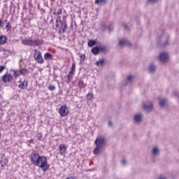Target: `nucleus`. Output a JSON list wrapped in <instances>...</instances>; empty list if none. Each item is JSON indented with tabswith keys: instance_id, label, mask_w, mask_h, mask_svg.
I'll use <instances>...</instances> for the list:
<instances>
[{
	"instance_id": "obj_38",
	"label": "nucleus",
	"mask_w": 179,
	"mask_h": 179,
	"mask_svg": "<svg viewBox=\"0 0 179 179\" xmlns=\"http://www.w3.org/2000/svg\"><path fill=\"white\" fill-rule=\"evenodd\" d=\"M57 15H62V8L59 9V10L57 12Z\"/></svg>"
},
{
	"instance_id": "obj_36",
	"label": "nucleus",
	"mask_w": 179,
	"mask_h": 179,
	"mask_svg": "<svg viewBox=\"0 0 179 179\" xmlns=\"http://www.w3.org/2000/svg\"><path fill=\"white\" fill-rule=\"evenodd\" d=\"M96 44V41H90V47H93Z\"/></svg>"
},
{
	"instance_id": "obj_42",
	"label": "nucleus",
	"mask_w": 179,
	"mask_h": 179,
	"mask_svg": "<svg viewBox=\"0 0 179 179\" xmlns=\"http://www.w3.org/2000/svg\"><path fill=\"white\" fill-rule=\"evenodd\" d=\"M173 96H175V97H179V93L178 92H174Z\"/></svg>"
},
{
	"instance_id": "obj_13",
	"label": "nucleus",
	"mask_w": 179,
	"mask_h": 179,
	"mask_svg": "<svg viewBox=\"0 0 179 179\" xmlns=\"http://www.w3.org/2000/svg\"><path fill=\"white\" fill-rule=\"evenodd\" d=\"M159 40L163 45H167V43H169V36L164 34L159 36Z\"/></svg>"
},
{
	"instance_id": "obj_26",
	"label": "nucleus",
	"mask_w": 179,
	"mask_h": 179,
	"mask_svg": "<svg viewBox=\"0 0 179 179\" xmlns=\"http://www.w3.org/2000/svg\"><path fill=\"white\" fill-rule=\"evenodd\" d=\"M106 63V60L103 59H99L98 62H96L97 66H103L104 64Z\"/></svg>"
},
{
	"instance_id": "obj_14",
	"label": "nucleus",
	"mask_w": 179,
	"mask_h": 179,
	"mask_svg": "<svg viewBox=\"0 0 179 179\" xmlns=\"http://www.w3.org/2000/svg\"><path fill=\"white\" fill-rule=\"evenodd\" d=\"M27 86H29V83L27 82V80H24L23 81H22V79H20L18 81V87L19 89H25V87H27Z\"/></svg>"
},
{
	"instance_id": "obj_52",
	"label": "nucleus",
	"mask_w": 179,
	"mask_h": 179,
	"mask_svg": "<svg viewBox=\"0 0 179 179\" xmlns=\"http://www.w3.org/2000/svg\"><path fill=\"white\" fill-rule=\"evenodd\" d=\"M124 29H127V25H124Z\"/></svg>"
},
{
	"instance_id": "obj_17",
	"label": "nucleus",
	"mask_w": 179,
	"mask_h": 179,
	"mask_svg": "<svg viewBox=\"0 0 179 179\" xmlns=\"http://www.w3.org/2000/svg\"><path fill=\"white\" fill-rule=\"evenodd\" d=\"M142 114L136 113L134 116V122H137V124H139V122H142Z\"/></svg>"
},
{
	"instance_id": "obj_2",
	"label": "nucleus",
	"mask_w": 179,
	"mask_h": 179,
	"mask_svg": "<svg viewBox=\"0 0 179 179\" xmlns=\"http://www.w3.org/2000/svg\"><path fill=\"white\" fill-rule=\"evenodd\" d=\"M56 29L59 31V34H64L65 31H66V29H68V24L66 22H62L61 20V16H57L56 20Z\"/></svg>"
},
{
	"instance_id": "obj_5",
	"label": "nucleus",
	"mask_w": 179,
	"mask_h": 179,
	"mask_svg": "<svg viewBox=\"0 0 179 179\" xmlns=\"http://www.w3.org/2000/svg\"><path fill=\"white\" fill-rule=\"evenodd\" d=\"M13 73H14V76L15 78H17V76H20V75H22V76H26V75H27V73H29V70H27V69H24V68H21L19 70H12Z\"/></svg>"
},
{
	"instance_id": "obj_48",
	"label": "nucleus",
	"mask_w": 179,
	"mask_h": 179,
	"mask_svg": "<svg viewBox=\"0 0 179 179\" xmlns=\"http://www.w3.org/2000/svg\"><path fill=\"white\" fill-rule=\"evenodd\" d=\"M90 96V93H88V94H87V99H89Z\"/></svg>"
},
{
	"instance_id": "obj_32",
	"label": "nucleus",
	"mask_w": 179,
	"mask_h": 179,
	"mask_svg": "<svg viewBox=\"0 0 179 179\" xmlns=\"http://www.w3.org/2000/svg\"><path fill=\"white\" fill-rule=\"evenodd\" d=\"M134 79H135V77H134V76H127V80L129 82H132V80H134Z\"/></svg>"
},
{
	"instance_id": "obj_34",
	"label": "nucleus",
	"mask_w": 179,
	"mask_h": 179,
	"mask_svg": "<svg viewBox=\"0 0 179 179\" xmlns=\"http://www.w3.org/2000/svg\"><path fill=\"white\" fill-rule=\"evenodd\" d=\"M55 89V86L54 85H49L48 86V90H50L51 92H53V90Z\"/></svg>"
},
{
	"instance_id": "obj_19",
	"label": "nucleus",
	"mask_w": 179,
	"mask_h": 179,
	"mask_svg": "<svg viewBox=\"0 0 179 179\" xmlns=\"http://www.w3.org/2000/svg\"><path fill=\"white\" fill-rule=\"evenodd\" d=\"M159 104L161 108H164V107L167 106V99H159Z\"/></svg>"
},
{
	"instance_id": "obj_40",
	"label": "nucleus",
	"mask_w": 179,
	"mask_h": 179,
	"mask_svg": "<svg viewBox=\"0 0 179 179\" xmlns=\"http://www.w3.org/2000/svg\"><path fill=\"white\" fill-rule=\"evenodd\" d=\"M122 164L123 166H125V164H127V160L123 159V160L122 161Z\"/></svg>"
},
{
	"instance_id": "obj_23",
	"label": "nucleus",
	"mask_w": 179,
	"mask_h": 179,
	"mask_svg": "<svg viewBox=\"0 0 179 179\" xmlns=\"http://www.w3.org/2000/svg\"><path fill=\"white\" fill-rule=\"evenodd\" d=\"M43 57H44V59L51 60V59H52L53 56H52V55H51V53H50V52H46V53L44 55Z\"/></svg>"
},
{
	"instance_id": "obj_53",
	"label": "nucleus",
	"mask_w": 179,
	"mask_h": 179,
	"mask_svg": "<svg viewBox=\"0 0 179 179\" xmlns=\"http://www.w3.org/2000/svg\"><path fill=\"white\" fill-rule=\"evenodd\" d=\"M73 26V25L71 24V27H72Z\"/></svg>"
},
{
	"instance_id": "obj_25",
	"label": "nucleus",
	"mask_w": 179,
	"mask_h": 179,
	"mask_svg": "<svg viewBox=\"0 0 179 179\" xmlns=\"http://www.w3.org/2000/svg\"><path fill=\"white\" fill-rule=\"evenodd\" d=\"M0 164H1V167H5V166L8 164V159H6V158H2L0 161Z\"/></svg>"
},
{
	"instance_id": "obj_6",
	"label": "nucleus",
	"mask_w": 179,
	"mask_h": 179,
	"mask_svg": "<svg viewBox=\"0 0 179 179\" xmlns=\"http://www.w3.org/2000/svg\"><path fill=\"white\" fill-rule=\"evenodd\" d=\"M159 59L160 62L163 64H166V62H169V54L166 52H162L159 55Z\"/></svg>"
},
{
	"instance_id": "obj_15",
	"label": "nucleus",
	"mask_w": 179,
	"mask_h": 179,
	"mask_svg": "<svg viewBox=\"0 0 179 179\" xmlns=\"http://www.w3.org/2000/svg\"><path fill=\"white\" fill-rule=\"evenodd\" d=\"M67 147L65 144H60L59 145V155L61 156H65V153H66Z\"/></svg>"
},
{
	"instance_id": "obj_7",
	"label": "nucleus",
	"mask_w": 179,
	"mask_h": 179,
	"mask_svg": "<svg viewBox=\"0 0 179 179\" xmlns=\"http://www.w3.org/2000/svg\"><path fill=\"white\" fill-rule=\"evenodd\" d=\"M36 55H34V59L38 62V64H44V59H43V56H41V52L38 51L37 52V50H35Z\"/></svg>"
},
{
	"instance_id": "obj_27",
	"label": "nucleus",
	"mask_w": 179,
	"mask_h": 179,
	"mask_svg": "<svg viewBox=\"0 0 179 179\" xmlns=\"http://www.w3.org/2000/svg\"><path fill=\"white\" fill-rule=\"evenodd\" d=\"M149 71H150V73H153V72H155V71H156L155 65L153 64H150V67H149Z\"/></svg>"
},
{
	"instance_id": "obj_12",
	"label": "nucleus",
	"mask_w": 179,
	"mask_h": 179,
	"mask_svg": "<svg viewBox=\"0 0 179 179\" xmlns=\"http://www.w3.org/2000/svg\"><path fill=\"white\" fill-rule=\"evenodd\" d=\"M13 78L12 77L11 74H9L8 73H5L2 77H1V80L3 82V83H8L12 80Z\"/></svg>"
},
{
	"instance_id": "obj_1",
	"label": "nucleus",
	"mask_w": 179,
	"mask_h": 179,
	"mask_svg": "<svg viewBox=\"0 0 179 179\" xmlns=\"http://www.w3.org/2000/svg\"><path fill=\"white\" fill-rule=\"evenodd\" d=\"M107 143V140L104 136H99L95 140L96 147L94 148L93 153L95 156H99V155H101L103 153V148L106 146V143Z\"/></svg>"
},
{
	"instance_id": "obj_54",
	"label": "nucleus",
	"mask_w": 179,
	"mask_h": 179,
	"mask_svg": "<svg viewBox=\"0 0 179 179\" xmlns=\"http://www.w3.org/2000/svg\"><path fill=\"white\" fill-rule=\"evenodd\" d=\"M91 97H93V94H91Z\"/></svg>"
},
{
	"instance_id": "obj_8",
	"label": "nucleus",
	"mask_w": 179,
	"mask_h": 179,
	"mask_svg": "<svg viewBox=\"0 0 179 179\" xmlns=\"http://www.w3.org/2000/svg\"><path fill=\"white\" fill-rule=\"evenodd\" d=\"M76 68V64L75 63L72 64L71 71L67 76L66 83H69L71 82V79H72L73 75L75 74V69Z\"/></svg>"
},
{
	"instance_id": "obj_28",
	"label": "nucleus",
	"mask_w": 179,
	"mask_h": 179,
	"mask_svg": "<svg viewBox=\"0 0 179 179\" xmlns=\"http://www.w3.org/2000/svg\"><path fill=\"white\" fill-rule=\"evenodd\" d=\"M36 138H38V141H41L43 140V133H37Z\"/></svg>"
},
{
	"instance_id": "obj_20",
	"label": "nucleus",
	"mask_w": 179,
	"mask_h": 179,
	"mask_svg": "<svg viewBox=\"0 0 179 179\" xmlns=\"http://www.w3.org/2000/svg\"><path fill=\"white\" fill-rule=\"evenodd\" d=\"M129 42L127 39H120L119 41V45L123 47V45H129Z\"/></svg>"
},
{
	"instance_id": "obj_41",
	"label": "nucleus",
	"mask_w": 179,
	"mask_h": 179,
	"mask_svg": "<svg viewBox=\"0 0 179 179\" xmlns=\"http://www.w3.org/2000/svg\"><path fill=\"white\" fill-rule=\"evenodd\" d=\"M0 27H3V21L0 20Z\"/></svg>"
},
{
	"instance_id": "obj_44",
	"label": "nucleus",
	"mask_w": 179,
	"mask_h": 179,
	"mask_svg": "<svg viewBox=\"0 0 179 179\" xmlns=\"http://www.w3.org/2000/svg\"><path fill=\"white\" fill-rule=\"evenodd\" d=\"M108 126L109 127H113V122L110 121L108 122Z\"/></svg>"
},
{
	"instance_id": "obj_39",
	"label": "nucleus",
	"mask_w": 179,
	"mask_h": 179,
	"mask_svg": "<svg viewBox=\"0 0 179 179\" xmlns=\"http://www.w3.org/2000/svg\"><path fill=\"white\" fill-rule=\"evenodd\" d=\"M158 179H167V178L164 176H160Z\"/></svg>"
},
{
	"instance_id": "obj_11",
	"label": "nucleus",
	"mask_w": 179,
	"mask_h": 179,
	"mask_svg": "<svg viewBox=\"0 0 179 179\" xmlns=\"http://www.w3.org/2000/svg\"><path fill=\"white\" fill-rule=\"evenodd\" d=\"M143 108L145 111L150 112L153 109V104L150 101L144 102V103H143Z\"/></svg>"
},
{
	"instance_id": "obj_24",
	"label": "nucleus",
	"mask_w": 179,
	"mask_h": 179,
	"mask_svg": "<svg viewBox=\"0 0 179 179\" xmlns=\"http://www.w3.org/2000/svg\"><path fill=\"white\" fill-rule=\"evenodd\" d=\"M101 50V49H100L99 47H95L92 49V54H94V55H96V54H99V52H100Z\"/></svg>"
},
{
	"instance_id": "obj_46",
	"label": "nucleus",
	"mask_w": 179,
	"mask_h": 179,
	"mask_svg": "<svg viewBox=\"0 0 179 179\" xmlns=\"http://www.w3.org/2000/svg\"><path fill=\"white\" fill-rule=\"evenodd\" d=\"M29 143H34V140L33 138H31L30 141H29Z\"/></svg>"
},
{
	"instance_id": "obj_31",
	"label": "nucleus",
	"mask_w": 179,
	"mask_h": 179,
	"mask_svg": "<svg viewBox=\"0 0 179 179\" xmlns=\"http://www.w3.org/2000/svg\"><path fill=\"white\" fill-rule=\"evenodd\" d=\"M6 29H7V31H9L10 29H12V26L10 25V22H8L6 25Z\"/></svg>"
},
{
	"instance_id": "obj_30",
	"label": "nucleus",
	"mask_w": 179,
	"mask_h": 179,
	"mask_svg": "<svg viewBox=\"0 0 179 179\" xmlns=\"http://www.w3.org/2000/svg\"><path fill=\"white\" fill-rule=\"evenodd\" d=\"M78 87H85L86 85H85V83H83V80H79L78 83Z\"/></svg>"
},
{
	"instance_id": "obj_9",
	"label": "nucleus",
	"mask_w": 179,
	"mask_h": 179,
	"mask_svg": "<svg viewBox=\"0 0 179 179\" xmlns=\"http://www.w3.org/2000/svg\"><path fill=\"white\" fill-rule=\"evenodd\" d=\"M59 114L61 115V117H66V115L69 114V109H68V107L66 106H62L59 110Z\"/></svg>"
},
{
	"instance_id": "obj_18",
	"label": "nucleus",
	"mask_w": 179,
	"mask_h": 179,
	"mask_svg": "<svg viewBox=\"0 0 179 179\" xmlns=\"http://www.w3.org/2000/svg\"><path fill=\"white\" fill-rule=\"evenodd\" d=\"M22 43L24 45H28L29 47H33V40H31V39H23V40H22Z\"/></svg>"
},
{
	"instance_id": "obj_29",
	"label": "nucleus",
	"mask_w": 179,
	"mask_h": 179,
	"mask_svg": "<svg viewBox=\"0 0 179 179\" xmlns=\"http://www.w3.org/2000/svg\"><path fill=\"white\" fill-rule=\"evenodd\" d=\"M85 58H86V55H85V54H80V62H83V61H85Z\"/></svg>"
},
{
	"instance_id": "obj_37",
	"label": "nucleus",
	"mask_w": 179,
	"mask_h": 179,
	"mask_svg": "<svg viewBox=\"0 0 179 179\" xmlns=\"http://www.w3.org/2000/svg\"><path fill=\"white\" fill-rule=\"evenodd\" d=\"M149 2L151 3H156V2H159V0H149Z\"/></svg>"
},
{
	"instance_id": "obj_22",
	"label": "nucleus",
	"mask_w": 179,
	"mask_h": 179,
	"mask_svg": "<svg viewBox=\"0 0 179 179\" xmlns=\"http://www.w3.org/2000/svg\"><path fill=\"white\" fill-rule=\"evenodd\" d=\"M8 41V38L5 36H0V45H2L3 44H6V42Z\"/></svg>"
},
{
	"instance_id": "obj_4",
	"label": "nucleus",
	"mask_w": 179,
	"mask_h": 179,
	"mask_svg": "<svg viewBox=\"0 0 179 179\" xmlns=\"http://www.w3.org/2000/svg\"><path fill=\"white\" fill-rule=\"evenodd\" d=\"M40 154L32 153L31 154L30 160L31 163L34 164V166H40Z\"/></svg>"
},
{
	"instance_id": "obj_55",
	"label": "nucleus",
	"mask_w": 179,
	"mask_h": 179,
	"mask_svg": "<svg viewBox=\"0 0 179 179\" xmlns=\"http://www.w3.org/2000/svg\"><path fill=\"white\" fill-rule=\"evenodd\" d=\"M43 13L45 12L44 10H43Z\"/></svg>"
},
{
	"instance_id": "obj_51",
	"label": "nucleus",
	"mask_w": 179,
	"mask_h": 179,
	"mask_svg": "<svg viewBox=\"0 0 179 179\" xmlns=\"http://www.w3.org/2000/svg\"><path fill=\"white\" fill-rule=\"evenodd\" d=\"M6 22H8V20H4V22H5V23H6Z\"/></svg>"
},
{
	"instance_id": "obj_49",
	"label": "nucleus",
	"mask_w": 179,
	"mask_h": 179,
	"mask_svg": "<svg viewBox=\"0 0 179 179\" xmlns=\"http://www.w3.org/2000/svg\"><path fill=\"white\" fill-rule=\"evenodd\" d=\"M53 15H57L56 11H54Z\"/></svg>"
},
{
	"instance_id": "obj_56",
	"label": "nucleus",
	"mask_w": 179,
	"mask_h": 179,
	"mask_svg": "<svg viewBox=\"0 0 179 179\" xmlns=\"http://www.w3.org/2000/svg\"><path fill=\"white\" fill-rule=\"evenodd\" d=\"M28 146H30V144H28Z\"/></svg>"
},
{
	"instance_id": "obj_45",
	"label": "nucleus",
	"mask_w": 179,
	"mask_h": 179,
	"mask_svg": "<svg viewBox=\"0 0 179 179\" xmlns=\"http://www.w3.org/2000/svg\"><path fill=\"white\" fill-rule=\"evenodd\" d=\"M66 179H76V178H75V176H71L69 178H66Z\"/></svg>"
},
{
	"instance_id": "obj_35",
	"label": "nucleus",
	"mask_w": 179,
	"mask_h": 179,
	"mask_svg": "<svg viewBox=\"0 0 179 179\" xmlns=\"http://www.w3.org/2000/svg\"><path fill=\"white\" fill-rule=\"evenodd\" d=\"M6 66H0V73L3 72V71L6 69Z\"/></svg>"
},
{
	"instance_id": "obj_33",
	"label": "nucleus",
	"mask_w": 179,
	"mask_h": 179,
	"mask_svg": "<svg viewBox=\"0 0 179 179\" xmlns=\"http://www.w3.org/2000/svg\"><path fill=\"white\" fill-rule=\"evenodd\" d=\"M49 24L52 25V27L54 28V18L52 17L51 20L49 22Z\"/></svg>"
},
{
	"instance_id": "obj_57",
	"label": "nucleus",
	"mask_w": 179,
	"mask_h": 179,
	"mask_svg": "<svg viewBox=\"0 0 179 179\" xmlns=\"http://www.w3.org/2000/svg\"><path fill=\"white\" fill-rule=\"evenodd\" d=\"M55 1V0H52V1Z\"/></svg>"
},
{
	"instance_id": "obj_43",
	"label": "nucleus",
	"mask_w": 179,
	"mask_h": 179,
	"mask_svg": "<svg viewBox=\"0 0 179 179\" xmlns=\"http://www.w3.org/2000/svg\"><path fill=\"white\" fill-rule=\"evenodd\" d=\"M62 22H66V16H63V20H62Z\"/></svg>"
},
{
	"instance_id": "obj_16",
	"label": "nucleus",
	"mask_w": 179,
	"mask_h": 179,
	"mask_svg": "<svg viewBox=\"0 0 179 179\" xmlns=\"http://www.w3.org/2000/svg\"><path fill=\"white\" fill-rule=\"evenodd\" d=\"M33 47H38V45H43L44 41L43 39L32 40Z\"/></svg>"
},
{
	"instance_id": "obj_3",
	"label": "nucleus",
	"mask_w": 179,
	"mask_h": 179,
	"mask_svg": "<svg viewBox=\"0 0 179 179\" xmlns=\"http://www.w3.org/2000/svg\"><path fill=\"white\" fill-rule=\"evenodd\" d=\"M38 167L42 169L43 171H47L50 169V165L47 162V157L41 156L39 159V165H37Z\"/></svg>"
},
{
	"instance_id": "obj_58",
	"label": "nucleus",
	"mask_w": 179,
	"mask_h": 179,
	"mask_svg": "<svg viewBox=\"0 0 179 179\" xmlns=\"http://www.w3.org/2000/svg\"><path fill=\"white\" fill-rule=\"evenodd\" d=\"M0 138H1V133H0Z\"/></svg>"
},
{
	"instance_id": "obj_10",
	"label": "nucleus",
	"mask_w": 179,
	"mask_h": 179,
	"mask_svg": "<svg viewBox=\"0 0 179 179\" xmlns=\"http://www.w3.org/2000/svg\"><path fill=\"white\" fill-rule=\"evenodd\" d=\"M150 155L152 157H157V156H159L160 155V148L158 146H154L151 149Z\"/></svg>"
},
{
	"instance_id": "obj_50",
	"label": "nucleus",
	"mask_w": 179,
	"mask_h": 179,
	"mask_svg": "<svg viewBox=\"0 0 179 179\" xmlns=\"http://www.w3.org/2000/svg\"><path fill=\"white\" fill-rule=\"evenodd\" d=\"M38 9H40V4H38Z\"/></svg>"
},
{
	"instance_id": "obj_21",
	"label": "nucleus",
	"mask_w": 179,
	"mask_h": 179,
	"mask_svg": "<svg viewBox=\"0 0 179 179\" xmlns=\"http://www.w3.org/2000/svg\"><path fill=\"white\" fill-rule=\"evenodd\" d=\"M94 3L99 5V6H103V5L107 3V0H95Z\"/></svg>"
},
{
	"instance_id": "obj_47",
	"label": "nucleus",
	"mask_w": 179,
	"mask_h": 179,
	"mask_svg": "<svg viewBox=\"0 0 179 179\" xmlns=\"http://www.w3.org/2000/svg\"><path fill=\"white\" fill-rule=\"evenodd\" d=\"M87 45H88V47H90V40H88Z\"/></svg>"
}]
</instances>
